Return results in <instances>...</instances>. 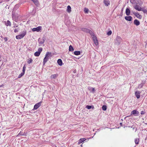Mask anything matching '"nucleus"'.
Instances as JSON below:
<instances>
[{"label": "nucleus", "instance_id": "nucleus-1", "mask_svg": "<svg viewBox=\"0 0 147 147\" xmlns=\"http://www.w3.org/2000/svg\"><path fill=\"white\" fill-rule=\"evenodd\" d=\"M138 3L134 6V8L138 11H141L142 8L139 6H141L143 4V2L141 0L138 1Z\"/></svg>", "mask_w": 147, "mask_h": 147}, {"label": "nucleus", "instance_id": "nucleus-2", "mask_svg": "<svg viewBox=\"0 0 147 147\" xmlns=\"http://www.w3.org/2000/svg\"><path fill=\"white\" fill-rule=\"evenodd\" d=\"M26 30L23 31L22 33L20 35L16 36V38L17 39H21L24 37V36L26 34Z\"/></svg>", "mask_w": 147, "mask_h": 147}, {"label": "nucleus", "instance_id": "nucleus-3", "mask_svg": "<svg viewBox=\"0 0 147 147\" xmlns=\"http://www.w3.org/2000/svg\"><path fill=\"white\" fill-rule=\"evenodd\" d=\"M81 30L82 31L84 32H86V33H89L91 35V36L93 34H94L92 30H89L88 29L86 28H81Z\"/></svg>", "mask_w": 147, "mask_h": 147}, {"label": "nucleus", "instance_id": "nucleus-4", "mask_svg": "<svg viewBox=\"0 0 147 147\" xmlns=\"http://www.w3.org/2000/svg\"><path fill=\"white\" fill-rule=\"evenodd\" d=\"M42 51V48L41 47H40L38 48V51L35 52L34 53V55L36 57H38L40 55L41 52Z\"/></svg>", "mask_w": 147, "mask_h": 147}, {"label": "nucleus", "instance_id": "nucleus-5", "mask_svg": "<svg viewBox=\"0 0 147 147\" xmlns=\"http://www.w3.org/2000/svg\"><path fill=\"white\" fill-rule=\"evenodd\" d=\"M92 37L93 40L94 44L96 45H97L98 44V42L97 39L96 37L95 36V35L93 34L92 36Z\"/></svg>", "mask_w": 147, "mask_h": 147}, {"label": "nucleus", "instance_id": "nucleus-6", "mask_svg": "<svg viewBox=\"0 0 147 147\" xmlns=\"http://www.w3.org/2000/svg\"><path fill=\"white\" fill-rule=\"evenodd\" d=\"M26 67L25 66V65H24L23 68V70H22V72L21 74H20V75H19L18 78H21L22 76H23L24 73L25 72V69H26Z\"/></svg>", "mask_w": 147, "mask_h": 147}, {"label": "nucleus", "instance_id": "nucleus-7", "mask_svg": "<svg viewBox=\"0 0 147 147\" xmlns=\"http://www.w3.org/2000/svg\"><path fill=\"white\" fill-rule=\"evenodd\" d=\"M139 114L138 111H137L136 110H134L131 113V115H133L135 116H138Z\"/></svg>", "mask_w": 147, "mask_h": 147}, {"label": "nucleus", "instance_id": "nucleus-8", "mask_svg": "<svg viewBox=\"0 0 147 147\" xmlns=\"http://www.w3.org/2000/svg\"><path fill=\"white\" fill-rule=\"evenodd\" d=\"M41 28L42 27L39 26L36 28H34L32 29V30L33 32L36 31L37 32H38L41 30Z\"/></svg>", "mask_w": 147, "mask_h": 147}, {"label": "nucleus", "instance_id": "nucleus-9", "mask_svg": "<svg viewBox=\"0 0 147 147\" xmlns=\"http://www.w3.org/2000/svg\"><path fill=\"white\" fill-rule=\"evenodd\" d=\"M41 103L42 102H40L36 104L34 106V109H38V108L41 106Z\"/></svg>", "mask_w": 147, "mask_h": 147}, {"label": "nucleus", "instance_id": "nucleus-10", "mask_svg": "<svg viewBox=\"0 0 147 147\" xmlns=\"http://www.w3.org/2000/svg\"><path fill=\"white\" fill-rule=\"evenodd\" d=\"M116 40L117 41V43L119 45L122 39L120 37L117 36L116 38Z\"/></svg>", "mask_w": 147, "mask_h": 147}, {"label": "nucleus", "instance_id": "nucleus-11", "mask_svg": "<svg viewBox=\"0 0 147 147\" xmlns=\"http://www.w3.org/2000/svg\"><path fill=\"white\" fill-rule=\"evenodd\" d=\"M141 92L140 91H136L135 92V95L138 99L139 98L140 96V93Z\"/></svg>", "mask_w": 147, "mask_h": 147}, {"label": "nucleus", "instance_id": "nucleus-12", "mask_svg": "<svg viewBox=\"0 0 147 147\" xmlns=\"http://www.w3.org/2000/svg\"><path fill=\"white\" fill-rule=\"evenodd\" d=\"M133 14L135 16L137 17L139 19H141L142 18V16L138 12H134L133 13Z\"/></svg>", "mask_w": 147, "mask_h": 147}, {"label": "nucleus", "instance_id": "nucleus-13", "mask_svg": "<svg viewBox=\"0 0 147 147\" xmlns=\"http://www.w3.org/2000/svg\"><path fill=\"white\" fill-rule=\"evenodd\" d=\"M125 18L126 20L130 21L132 20V18L131 16H128L125 17Z\"/></svg>", "mask_w": 147, "mask_h": 147}, {"label": "nucleus", "instance_id": "nucleus-14", "mask_svg": "<svg viewBox=\"0 0 147 147\" xmlns=\"http://www.w3.org/2000/svg\"><path fill=\"white\" fill-rule=\"evenodd\" d=\"M103 3L106 6H108L110 4V2L109 0H104Z\"/></svg>", "mask_w": 147, "mask_h": 147}, {"label": "nucleus", "instance_id": "nucleus-15", "mask_svg": "<svg viewBox=\"0 0 147 147\" xmlns=\"http://www.w3.org/2000/svg\"><path fill=\"white\" fill-rule=\"evenodd\" d=\"M130 11L129 8H127L125 11V13L126 15L127 16H129L130 14Z\"/></svg>", "mask_w": 147, "mask_h": 147}, {"label": "nucleus", "instance_id": "nucleus-16", "mask_svg": "<svg viewBox=\"0 0 147 147\" xmlns=\"http://www.w3.org/2000/svg\"><path fill=\"white\" fill-rule=\"evenodd\" d=\"M134 24L136 26H138L140 24V22L138 20L136 19L134 21Z\"/></svg>", "mask_w": 147, "mask_h": 147}, {"label": "nucleus", "instance_id": "nucleus-17", "mask_svg": "<svg viewBox=\"0 0 147 147\" xmlns=\"http://www.w3.org/2000/svg\"><path fill=\"white\" fill-rule=\"evenodd\" d=\"M86 140L85 138H82L80 139L78 141V144H80V143L85 141Z\"/></svg>", "mask_w": 147, "mask_h": 147}, {"label": "nucleus", "instance_id": "nucleus-18", "mask_svg": "<svg viewBox=\"0 0 147 147\" xmlns=\"http://www.w3.org/2000/svg\"><path fill=\"white\" fill-rule=\"evenodd\" d=\"M86 108L87 109H94V107L93 105H87L86 106Z\"/></svg>", "mask_w": 147, "mask_h": 147}, {"label": "nucleus", "instance_id": "nucleus-19", "mask_svg": "<svg viewBox=\"0 0 147 147\" xmlns=\"http://www.w3.org/2000/svg\"><path fill=\"white\" fill-rule=\"evenodd\" d=\"M48 59L49 58H48L47 57H46V56L43 59V65H45V63L48 61Z\"/></svg>", "mask_w": 147, "mask_h": 147}, {"label": "nucleus", "instance_id": "nucleus-20", "mask_svg": "<svg viewBox=\"0 0 147 147\" xmlns=\"http://www.w3.org/2000/svg\"><path fill=\"white\" fill-rule=\"evenodd\" d=\"M48 58L49 57H52L51 53V52H47L45 55V56Z\"/></svg>", "mask_w": 147, "mask_h": 147}, {"label": "nucleus", "instance_id": "nucleus-21", "mask_svg": "<svg viewBox=\"0 0 147 147\" xmlns=\"http://www.w3.org/2000/svg\"><path fill=\"white\" fill-rule=\"evenodd\" d=\"M57 62L59 65L61 66L62 65V61L61 59H58L57 60Z\"/></svg>", "mask_w": 147, "mask_h": 147}, {"label": "nucleus", "instance_id": "nucleus-22", "mask_svg": "<svg viewBox=\"0 0 147 147\" xmlns=\"http://www.w3.org/2000/svg\"><path fill=\"white\" fill-rule=\"evenodd\" d=\"M88 88L90 90H91L90 91V92L92 93H94V92H95V90L94 88L89 87V88Z\"/></svg>", "mask_w": 147, "mask_h": 147}, {"label": "nucleus", "instance_id": "nucleus-23", "mask_svg": "<svg viewBox=\"0 0 147 147\" xmlns=\"http://www.w3.org/2000/svg\"><path fill=\"white\" fill-rule=\"evenodd\" d=\"M5 25L6 26H11V23L10 21L9 20H7V22H6L5 23Z\"/></svg>", "mask_w": 147, "mask_h": 147}, {"label": "nucleus", "instance_id": "nucleus-24", "mask_svg": "<svg viewBox=\"0 0 147 147\" xmlns=\"http://www.w3.org/2000/svg\"><path fill=\"white\" fill-rule=\"evenodd\" d=\"M80 51H76L74 52V55H78L80 54Z\"/></svg>", "mask_w": 147, "mask_h": 147}, {"label": "nucleus", "instance_id": "nucleus-25", "mask_svg": "<svg viewBox=\"0 0 147 147\" xmlns=\"http://www.w3.org/2000/svg\"><path fill=\"white\" fill-rule=\"evenodd\" d=\"M58 75L57 74H53L51 75V78L55 79L57 77Z\"/></svg>", "mask_w": 147, "mask_h": 147}, {"label": "nucleus", "instance_id": "nucleus-26", "mask_svg": "<svg viewBox=\"0 0 147 147\" xmlns=\"http://www.w3.org/2000/svg\"><path fill=\"white\" fill-rule=\"evenodd\" d=\"M69 51L71 52L74 51V49L73 47L71 45H70V46H69Z\"/></svg>", "mask_w": 147, "mask_h": 147}, {"label": "nucleus", "instance_id": "nucleus-27", "mask_svg": "<svg viewBox=\"0 0 147 147\" xmlns=\"http://www.w3.org/2000/svg\"><path fill=\"white\" fill-rule=\"evenodd\" d=\"M71 7L70 6L68 5L67 6V11L68 12H70L71 11Z\"/></svg>", "mask_w": 147, "mask_h": 147}, {"label": "nucleus", "instance_id": "nucleus-28", "mask_svg": "<svg viewBox=\"0 0 147 147\" xmlns=\"http://www.w3.org/2000/svg\"><path fill=\"white\" fill-rule=\"evenodd\" d=\"M36 5L38 4V1L37 0H31Z\"/></svg>", "mask_w": 147, "mask_h": 147}, {"label": "nucleus", "instance_id": "nucleus-29", "mask_svg": "<svg viewBox=\"0 0 147 147\" xmlns=\"http://www.w3.org/2000/svg\"><path fill=\"white\" fill-rule=\"evenodd\" d=\"M40 38H39L38 39V41H39V43L40 44H42L43 43H44V42H45V38H42V40H41V41H40Z\"/></svg>", "mask_w": 147, "mask_h": 147}, {"label": "nucleus", "instance_id": "nucleus-30", "mask_svg": "<svg viewBox=\"0 0 147 147\" xmlns=\"http://www.w3.org/2000/svg\"><path fill=\"white\" fill-rule=\"evenodd\" d=\"M102 109L104 111H106L107 109V106L105 105H103L102 107Z\"/></svg>", "mask_w": 147, "mask_h": 147}, {"label": "nucleus", "instance_id": "nucleus-31", "mask_svg": "<svg viewBox=\"0 0 147 147\" xmlns=\"http://www.w3.org/2000/svg\"><path fill=\"white\" fill-rule=\"evenodd\" d=\"M139 139L138 138H136L135 140V142L136 144H139Z\"/></svg>", "mask_w": 147, "mask_h": 147}, {"label": "nucleus", "instance_id": "nucleus-32", "mask_svg": "<svg viewBox=\"0 0 147 147\" xmlns=\"http://www.w3.org/2000/svg\"><path fill=\"white\" fill-rule=\"evenodd\" d=\"M84 11L86 13H88V12L89 10L88 8H85L84 9Z\"/></svg>", "mask_w": 147, "mask_h": 147}, {"label": "nucleus", "instance_id": "nucleus-33", "mask_svg": "<svg viewBox=\"0 0 147 147\" xmlns=\"http://www.w3.org/2000/svg\"><path fill=\"white\" fill-rule=\"evenodd\" d=\"M32 59L31 58H30V60H28V61H27V62L28 64H30L32 62Z\"/></svg>", "mask_w": 147, "mask_h": 147}, {"label": "nucleus", "instance_id": "nucleus-34", "mask_svg": "<svg viewBox=\"0 0 147 147\" xmlns=\"http://www.w3.org/2000/svg\"><path fill=\"white\" fill-rule=\"evenodd\" d=\"M143 85V84H140L138 86V88H142Z\"/></svg>", "mask_w": 147, "mask_h": 147}, {"label": "nucleus", "instance_id": "nucleus-35", "mask_svg": "<svg viewBox=\"0 0 147 147\" xmlns=\"http://www.w3.org/2000/svg\"><path fill=\"white\" fill-rule=\"evenodd\" d=\"M112 34V31L111 30L109 31L107 33V35L109 36L111 35Z\"/></svg>", "mask_w": 147, "mask_h": 147}, {"label": "nucleus", "instance_id": "nucleus-36", "mask_svg": "<svg viewBox=\"0 0 147 147\" xmlns=\"http://www.w3.org/2000/svg\"><path fill=\"white\" fill-rule=\"evenodd\" d=\"M24 133H23L22 132H21V131L20 132L18 135V136H23L24 135Z\"/></svg>", "mask_w": 147, "mask_h": 147}, {"label": "nucleus", "instance_id": "nucleus-37", "mask_svg": "<svg viewBox=\"0 0 147 147\" xmlns=\"http://www.w3.org/2000/svg\"><path fill=\"white\" fill-rule=\"evenodd\" d=\"M141 11H143L144 13H146V12H147V10L145 9H142V10H141Z\"/></svg>", "mask_w": 147, "mask_h": 147}, {"label": "nucleus", "instance_id": "nucleus-38", "mask_svg": "<svg viewBox=\"0 0 147 147\" xmlns=\"http://www.w3.org/2000/svg\"><path fill=\"white\" fill-rule=\"evenodd\" d=\"M145 113V111H142L141 112V115H143Z\"/></svg>", "mask_w": 147, "mask_h": 147}, {"label": "nucleus", "instance_id": "nucleus-39", "mask_svg": "<svg viewBox=\"0 0 147 147\" xmlns=\"http://www.w3.org/2000/svg\"><path fill=\"white\" fill-rule=\"evenodd\" d=\"M14 32L15 33H16L18 32V30L17 29H15L14 30Z\"/></svg>", "mask_w": 147, "mask_h": 147}, {"label": "nucleus", "instance_id": "nucleus-40", "mask_svg": "<svg viewBox=\"0 0 147 147\" xmlns=\"http://www.w3.org/2000/svg\"><path fill=\"white\" fill-rule=\"evenodd\" d=\"M4 39L5 40V41H7V38L6 37H4Z\"/></svg>", "mask_w": 147, "mask_h": 147}, {"label": "nucleus", "instance_id": "nucleus-41", "mask_svg": "<svg viewBox=\"0 0 147 147\" xmlns=\"http://www.w3.org/2000/svg\"><path fill=\"white\" fill-rule=\"evenodd\" d=\"M145 81H144V82H142V83L141 84H143V85L144 86V84H145Z\"/></svg>", "mask_w": 147, "mask_h": 147}, {"label": "nucleus", "instance_id": "nucleus-42", "mask_svg": "<svg viewBox=\"0 0 147 147\" xmlns=\"http://www.w3.org/2000/svg\"><path fill=\"white\" fill-rule=\"evenodd\" d=\"M120 125L122 126V123H120L119 124Z\"/></svg>", "mask_w": 147, "mask_h": 147}, {"label": "nucleus", "instance_id": "nucleus-43", "mask_svg": "<svg viewBox=\"0 0 147 147\" xmlns=\"http://www.w3.org/2000/svg\"><path fill=\"white\" fill-rule=\"evenodd\" d=\"M130 116V115L126 116V117H125V119L126 118H127V117H129Z\"/></svg>", "mask_w": 147, "mask_h": 147}, {"label": "nucleus", "instance_id": "nucleus-44", "mask_svg": "<svg viewBox=\"0 0 147 147\" xmlns=\"http://www.w3.org/2000/svg\"><path fill=\"white\" fill-rule=\"evenodd\" d=\"M3 86V85L2 84L0 86V87H2Z\"/></svg>", "mask_w": 147, "mask_h": 147}, {"label": "nucleus", "instance_id": "nucleus-45", "mask_svg": "<svg viewBox=\"0 0 147 147\" xmlns=\"http://www.w3.org/2000/svg\"><path fill=\"white\" fill-rule=\"evenodd\" d=\"M76 70H74V72L75 73L76 72Z\"/></svg>", "mask_w": 147, "mask_h": 147}, {"label": "nucleus", "instance_id": "nucleus-46", "mask_svg": "<svg viewBox=\"0 0 147 147\" xmlns=\"http://www.w3.org/2000/svg\"><path fill=\"white\" fill-rule=\"evenodd\" d=\"M147 139V136L146 137L145 139L146 140Z\"/></svg>", "mask_w": 147, "mask_h": 147}, {"label": "nucleus", "instance_id": "nucleus-47", "mask_svg": "<svg viewBox=\"0 0 147 147\" xmlns=\"http://www.w3.org/2000/svg\"><path fill=\"white\" fill-rule=\"evenodd\" d=\"M17 5H16L15 6V7H16Z\"/></svg>", "mask_w": 147, "mask_h": 147}, {"label": "nucleus", "instance_id": "nucleus-48", "mask_svg": "<svg viewBox=\"0 0 147 147\" xmlns=\"http://www.w3.org/2000/svg\"><path fill=\"white\" fill-rule=\"evenodd\" d=\"M123 11V9H122L121 11Z\"/></svg>", "mask_w": 147, "mask_h": 147}, {"label": "nucleus", "instance_id": "nucleus-49", "mask_svg": "<svg viewBox=\"0 0 147 147\" xmlns=\"http://www.w3.org/2000/svg\"><path fill=\"white\" fill-rule=\"evenodd\" d=\"M146 124L147 125V123H146Z\"/></svg>", "mask_w": 147, "mask_h": 147}]
</instances>
